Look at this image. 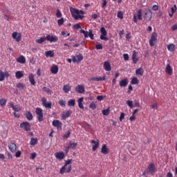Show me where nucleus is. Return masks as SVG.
<instances>
[{"label":"nucleus","instance_id":"obj_1","mask_svg":"<svg viewBox=\"0 0 177 177\" xmlns=\"http://www.w3.org/2000/svg\"><path fill=\"white\" fill-rule=\"evenodd\" d=\"M70 164H73V159L65 160L64 165L59 170V174L61 175H64L65 172H66V174H70V172H71L73 167ZM67 165L68 166L67 167Z\"/></svg>","mask_w":177,"mask_h":177},{"label":"nucleus","instance_id":"obj_2","mask_svg":"<svg viewBox=\"0 0 177 177\" xmlns=\"http://www.w3.org/2000/svg\"><path fill=\"white\" fill-rule=\"evenodd\" d=\"M70 10H71V13L73 17V19H75V20H78V19H84V15H84V11L82 10H80L77 8H74L73 7L70 8Z\"/></svg>","mask_w":177,"mask_h":177},{"label":"nucleus","instance_id":"obj_3","mask_svg":"<svg viewBox=\"0 0 177 177\" xmlns=\"http://www.w3.org/2000/svg\"><path fill=\"white\" fill-rule=\"evenodd\" d=\"M35 113L37 115V120L39 122L44 121V111L41 108H36Z\"/></svg>","mask_w":177,"mask_h":177},{"label":"nucleus","instance_id":"obj_4","mask_svg":"<svg viewBox=\"0 0 177 177\" xmlns=\"http://www.w3.org/2000/svg\"><path fill=\"white\" fill-rule=\"evenodd\" d=\"M157 44V32H153L149 39V45L150 46H154Z\"/></svg>","mask_w":177,"mask_h":177},{"label":"nucleus","instance_id":"obj_5","mask_svg":"<svg viewBox=\"0 0 177 177\" xmlns=\"http://www.w3.org/2000/svg\"><path fill=\"white\" fill-rule=\"evenodd\" d=\"M100 32L102 34L100 37V39L102 41H109V37H107V31L104 27H102L100 28Z\"/></svg>","mask_w":177,"mask_h":177},{"label":"nucleus","instance_id":"obj_6","mask_svg":"<svg viewBox=\"0 0 177 177\" xmlns=\"http://www.w3.org/2000/svg\"><path fill=\"white\" fill-rule=\"evenodd\" d=\"M9 77H10V74L8 71H3L0 69V82L5 81V78H9Z\"/></svg>","mask_w":177,"mask_h":177},{"label":"nucleus","instance_id":"obj_7","mask_svg":"<svg viewBox=\"0 0 177 177\" xmlns=\"http://www.w3.org/2000/svg\"><path fill=\"white\" fill-rule=\"evenodd\" d=\"M147 172L149 174V175H154L156 174V165L154 163H150L147 168Z\"/></svg>","mask_w":177,"mask_h":177},{"label":"nucleus","instance_id":"obj_8","mask_svg":"<svg viewBox=\"0 0 177 177\" xmlns=\"http://www.w3.org/2000/svg\"><path fill=\"white\" fill-rule=\"evenodd\" d=\"M20 128L24 129V131H26V132L31 131V126L30 125V123L28 122H21L20 124Z\"/></svg>","mask_w":177,"mask_h":177},{"label":"nucleus","instance_id":"obj_9","mask_svg":"<svg viewBox=\"0 0 177 177\" xmlns=\"http://www.w3.org/2000/svg\"><path fill=\"white\" fill-rule=\"evenodd\" d=\"M21 32H14L12 34V38L15 39L16 42H20L21 41Z\"/></svg>","mask_w":177,"mask_h":177},{"label":"nucleus","instance_id":"obj_10","mask_svg":"<svg viewBox=\"0 0 177 177\" xmlns=\"http://www.w3.org/2000/svg\"><path fill=\"white\" fill-rule=\"evenodd\" d=\"M46 41H48L49 42H57V41H59V37L55 35H47Z\"/></svg>","mask_w":177,"mask_h":177},{"label":"nucleus","instance_id":"obj_11","mask_svg":"<svg viewBox=\"0 0 177 177\" xmlns=\"http://www.w3.org/2000/svg\"><path fill=\"white\" fill-rule=\"evenodd\" d=\"M52 124L55 128H57V131H62V125H63L62 122L55 120L53 121Z\"/></svg>","mask_w":177,"mask_h":177},{"label":"nucleus","instance_id":"obj_12","mask_svg":"<svg viewBox=\"0 0 177 177\" xmlns=\"http://www.w3.org/2000/svg\"><path fill=\"white\" fill-rule=\"evenodd\" d=\"M52 124L55 128H57V131H62V125H63L62 122L55 120L53 121Z\"/></svg>","mask_w":177,"mask_h":177},{"label":"nucleus","instance_id":"obj_13","mask_svg":"<svg viewBox=\"0 0 177 177\" xmlns=\"http://www.w3.org/2000/svg\"><path fill=\"white\" fill-rule=\"evenodd\" d=\"M73 111H71V110H68L66 111H64L62 113V120H67V118H68V117H70L72 114Z\"/></svg>","mask_w":177,"mask_h":177},{"label":"nucleus","instance_id":"obj_14","mask_svg":"<svg viewBox=\"0 0 177 177\" xmlns=\"http://www.w3.org/2000/svg\"><path fill=\"white\" fill-rule=\"evenodd\" d=\"M153 16V13L150 10H147L145 13V19L146 21H150L151 20V17Z\"/></svg>","mask_w":177,"mask_h":177},{"label":"nucleus","instance_id":"obj_15","mask_svg":"<svg viewBox=\"0 0 177 177\" xmlns=\"http://www.w3.org/2000/svg\"><path fill=\"white\" fill-rule=\"evenodd\" d=\"M8 149L12 153H15L17 149V145L15 142H10L8 144Z\"/></svg>","mask_w":177,"mask_h":177},{"label":"nucleus","instance_id":"obj_16","mask_svg":"<svg viewBox=\"0 0 177 177\" xmlns=\"http://www.w3.org/2000/svg\"><path fill=\"white\" fill-rule=\"evenodd\" d=\"M55 156L59 161H62V160H64V157H66L64 152H56Z\"/></svg>","mask_w":177,"mask_h":177},{"label":"nucleus","instance_id":"obj_17","mask_svg":"<svg viewBox=\"0 0 177 177\" xmlns=\"http://www.w3.org/2000/svg\"><path fill=\"white\" fill-rule=\"evenodd\" d=\"M132 60L134 64H136V63L139 62V58H138V53L136 52V50L133 51Z\"/></svg>","mask_w":177,"mask_h":177},{"label":"nucleus","instance_id":"obj_18","mask_svg":"<svg viewBox=\"0 0 177 177\" xmlns=\"http://www.w3.org/2000/svg\"><path fill=\"white\" fill-rule=\"evenodd\" d=\"M75 91L77 93H84L85 92V88L82 85H77L75 87Z\"/></svg>","mask_w":177,"mask_h":177},{"label":"nucleus","instance_id":"obj_19","mask_svg":"<svg viewBox=\"0 0 177 177\" xmlns=\"http://www.w3.org/2000/svg\"><path fill=\"white\" fill-rule=\"evenodd\" d=\"M28 80L31 85L35 86V79H34V74L30 73L28 76Z\"/></svg>","mask_w":177,"mask_h":177},{"label":"nucleus","instance_id":"obj_20","mask_svg":"<svg viewBox=\"0 0 177 177\" xmlns=\"http://www.w3.org/2000/svg\"><path fill=\"white\" fill-rule=\"evenodd\" d=\"M165 71L168 75H172L173 71H172V68L171 67V65L169 64H167Z\"/></svg>","mask_w":177,"mask_h":177},{"label":"nucleus","instance_id":"obj_21","mask_svg":"<svg viewBox=\"0 0 177 177\" xmlns=\"http://www.w3.org/2000/svg\"><path fill=\"white\" fill-rule=\"evenodd\" d=\"M91 143H93L94 145L92 147L93 151H96V150L97 149V147H99V140L96 142L95 141V140H92L91 141Z\"/></svg>","mask_w":177,"mask_h":177},{"label":"nucleus","instance_id":"obj_22","mask_svg":"<svg viewBox=\"0 0 177 177\" xmlns=\"http://www.w3.org/2000/svg\"><path fill=\"white\" fill-rule=\"evenodd\" d=\"M109 148H107V145L106 144L102 145L101 148V153L102 154H107L109 153Z\"/></svg>","mask_w":177,"mask_h":177},{"label":"nucleus","instance_id":"obj_23","mask_svg":"<svg viewBox=\"0 0 177 177\" xmlns=\"http://www.w3.org/2000/svg\"><path fill=\"white\" fill-rule=\"evenodd\" d=\"M104 68L106 71H110L111 70V65L110 62L106 61L104 62Z\"/></svg>","mask_w":177,"mask_h":177},{"label":"nucleus","instance_id":"obj_24","mask_svg":"<svg viewBox=\"0 0 177 177\" xmlns=\"http://www.w3.org/2000/svg\"><path fill=\"white\" fill-rule=\"evenodd\" d=\"M63 91H64V93H68V92H70V91H71V86H70V84L64 85Z\"/></svg>","mask_w":177,"mask_h":177},{"label":"nucleus","instance_id":"obj_25","mask_svg":"<svg viewBox=\"0 0 177 177\" xmlns=\"http://www.w3.org/2000/svg\"><path fill=\"white\" fill-rule=\"evenodd\" d=\"M17 63H21V64H24L26 63V57L23 55H20L17 59Z\"/></svg>","mask_w":177,"mask_h":177},{"label":"nucleus","instance_id":"obj_26","mask_svg":"<svg viewBox=\"0 0 177 177\" xmlns=\"http://www.w3.org/2000/svg\"><path fill=\"white\" fill-rule=\"evenodd\" d=\"M50 72L52 74H57V73H59V67L56 65L51 66Z\"/></svg>","mask_w":177,"mask_h":177},{"label":"nucleus","instance_id":"obj_27","mask_svg":"<svg viewBox=\"0 0 177 177\" xmlns=\"http://www.w3.org/2000/svg\"><path fill=\"white\" fill-rule=\"evenodd\" d=\"M26 118L28 120V121H31L32 120V113H31V112L30 111H28L26 112Z\"/></svg>","mask_w":177,"mask_h":177},{"label":"nucleus","instance_id":"obj_28","mask_svg":"<svg viewBox=\"0 0 177 177\" xmlns=\"http://www.w3.org/2000/svg\"><path fill=\"white\" fill-rule=\"evenodd\" d=\"M23 77H24V74H23V72L17 71L15 73V77L17 78V80H20L21 78H23Z\"/></svg>","mask_w":177,"mask_h":177},{"label":"nucleus","instance_id":"obj_29","mask_svg":"<svg viewBox=\"0 0 177 177\" xmlns=\"http://www.w3.org/2000/svg\"><path fill=\"white\" fill-rule=\"evenodd\" d=\"M120 86L125 87L128 85V79H124L120 81L119 83Z\"/></svg>","mask_w":177,"mask_h":177},{"label":"nucleus","instance_id":"obj_30","mask_svg":"<svg viewBox=\"0 0 177 177\" xmlns=\"http://www.w3.org/2000/svg\"><path fill=\"white\" fill-rule=\"evenodd\" d=\"M46 57H55V53L53 50H48L45 52Z\"/></svg>","mask_w":177,"mask_h":177},{"label":"nucleus","instance_id":"obj_31","mask_svg":"<svg viewBox=\"0 0 177 177\" xmlns=\"http://www.w3.org/2000/svg\"><path fill=\"white\" fill-rule=\"evenodd\" d=\"M84 102V97H80L77 100L78 106L80 109H82V110H84V104L82 102Z\"/></svg>","mask_w":177,"mask_h":177},{"label":"nucleus","instance_id":"obj_32","mask_svg":"<svg viewBox=\"0 0 177 177\" xmlns=\"http://www.w3.org/2000/svg\"><path fill=\"white\" fill-rule=\"evenodd\" d=\"M105 80H106V77H94L91 79V81H97V82L105 81Z\"/></svg>","mask_w":177,"mask_h":177},{"label":"nucleus","instance_id":"obj_33","mask_svg":"<svg viewBox=\"0 0 177 177\" xmlns=\"http://www.w3.org/2000/svg\"><path fill=\"white\" fill-rule=\"evenodd\" d=\"M38 143V138H32L30 139V145L31 146H35Z\"/></svg>","mask_w":177,"mask_h":177},{"label":"nucleus","instance_id":"obj_34","mask_svg":"<svg viewBox=\"0 0 177 177\" xmlns=\"http://www.w3.org/2000/svg\"><path fill=\"white\" fill-rule=\"evenodd\" d=\"M167 49L169 52H175V44H168Z\"/></svg>","mask_w":177,"mask_h":177},{"label":"nucleus","instance_id":"obj_35","mask_svg":"<svg viewBox=\"0 0 177 177\" xmlns=\"http://www.w3.org/2000/svg\"><path fill=\"white\" fill-rule=\"evenodd\" d=\"M145 73V71H143L142 68H139L136 71V74L137 75H143V74Z\"/></svg>","mask_w":177,"mask_h":177},{"label":"nucleus","instance_id":"obj_36","mask_svg":"<svg viewBox=\"0 0 177 177\" xmlns=\"http://www.w3.org/2000/svg\"><path fill=\"white\" fill-rule=\"evenodd\" d=\"M77 145L78 144L77 142H70L68 146H69L71 149H73V150H75Z\"/></svg>","mask_w":177,"mask_h":177},{"label":"nucleus","instance_id":"obj_37","mask_svg":"<svg viewBox=\"0 0 177 177\" xmlns=\"http://www.w3.org/2000/svg\"><path fill=\"white\" fill-rule=\"evenodd\" d=\"M68 106L69 107H74L75 106V100H69L68 101Z\"/></svg>","mask_w":177,"mask_h":177},{"label":"nucleus","instance_id":"obj_38","mask_svg":"<svg viewBox=\"0 0 177 177\" xmlns=\"http://www.w3.org/2000/svg\"><path fill=\"white\" fill-rule=\"evenodd\" d=\"M142 16H143V13L142 12V9H140L137 12V17L138 20H142L143 18L142 17Z\"/></svg>","mask_w":177,"mask_h":177},{"label":"nucleus","instance_id":"obj_39","mask_svg":"<svg viewBox=\"0 0 177 177\" xmlns=\"http://www.w3.org/2000/svg\"><path fill=\"white\" fill-rule=\"evenodd\" d=\"M7 102H8V100H6V99H3V98L0 99L1 107H5V106H6Z\"/></svg>","mask_w":177,"mask_h":177},{"label":"nucleus","instance_id":"obj_40","mask_svg":"<svg viewBox=\"0 0 177 177\" xmlns=\"http://www.w3.org/2000/svg\"><path fill=\"white\" fill-rule=\"evenodd\" d=\"M131 84H132V85H136V84H139V80H138V77H133L131 79Z\"/></svg>","mask_w":177,"mask_h":177},{"label":"nucleus","instance_id":"obj_41","mask_svg":"<svg viewBox=\"0 0 177 177\" xmlns=\"http://www.w3.org/2000/svg\"><path fill=\"white\" fill-rule=\"evenodd\" d=\"M42 91L48 93V95H52V91L50 88H48L46 86H44L42 88Z\"/></svg>","mask_w":177,"mask_h":177},{"label":"nucleus","instance_id":"obj_42","mask_svg":"<svg viewBox=\"0 0 177 177\" xmlns=\"http://www.w3.org/2000/svg\"><path fill=\"white\" fill-rule=\"evenodd\" d=\"M80 32L81 34H84V38H88V37H89V30L88 31H85L84 29L80 30Z\"/></svg>","mask_w":177,"mask_h":177},{"label":"nucleus","instance_id":"obj_43","mask_svg":"<svg viewBox=\"0 0 177 177\" xmlns=\"http://www.w3.org/2000/svg\"><path fill=\"white\" fill-rule=\"evenodd\" d=\"M44 41H46V37H41L40 39L36 40V44H44Z\"/></svg>","mask_w":177,"mask_h":177},{"label":"nucleus","instance_id":"obj_44","mask_svg":"<svg viewBox=\"0 0 177 177\" xmlns=\"http://www.w3.org/2000/svg\"><path fill=\"white\" fill-rule=\"evenodd\" d=\"M76 59L77 60V62L80 63V62H82L84 60V56L80 54L76 55Z\"/></svg>","mask_w":177,"mask_h":177},{"label":"nucleus","instance_id":"obj_45","mask_svg":"<svg viewBox=\"0 0 177 177\" xmlns=\"http://www.w3.org/2000/svg\"><path fill=\"white\" fill-rule=\"evenodd\" d=\"M71 135V131H68L66 133H65L63 135V138L64 139H68V138H70V136Z\"/></svg>","mask_w":177,"mask_h":177},{"label":"nucleus","instance_id":"obj_46","mask_svg":"<svg viewBox=\"0 0 177 177\" xmlns=\"http://www.w3.org/2000/svg\"><path fill=\"white\" fill-rule=\"evenodd\" d=\"M102 114L103 115H109V114H110V107L106 109L102 110Z\"/></svg>","mask_w":177,"mask_h":177},{"label":"nucleus","instance_id":"obj_47","mask_svg":"<svg viewBox=\"0 0 177 177\" xmlns=\"http://www.w3.org/2000/svg\"><path fill=\"white\" fill-rule=\"evenodd\" d=\"M17 88H18L19 89H24V88H26V86L24 85V83H18L17 84Z\"/></svg>","mask_w":177,"mask_h":177},{"label":"nucleus","instance_id":"obj_48","mask_svg":"<svg viewBox=\"0 0 177 177\" xmlns=\"http://www.w3.org/2000/svg\"><path fill=\"white\" fill-rule=\"evenodd\" d=\"M127 106H129V107H130V109H133V102L131 101V100H127L126 102Z\"/></svg>","mask_w":177,"mask_h":177},{"label":"nucleus","instance_id":"obj_49","mask_svg":"<svg viewBox=\"0 0 177 177\" xmlns=\"http://www.w3.org/2000/svg\"><path fill=\"white\" fill-rule=\"evenodd\" d=\"M58 26H63L64 24V18H61L57 20Z\"/></svg>","mask_w":177,"mask_h":177},{"label":"nucleus","instance_id":"obj_50","mask_svg":"<svg viewBox=\"0 0 177 177\" xmlns=\"http://www.w3.org/2000/svg\"><path fill=\"white\" fill-rule=\"evenodd\" d=\"M96 104L94 102H92L89 105V108L91 109L92 110L96 109Z\"/></svg>","mask_w":177,"mask_h":177},{"label":"nucleus","instance_id":"obj_51","mask_svg":"<svg viewBox=\"0 0 177 177\" xmlns=\"http://www.w3.org/2000/svg\"><path fill=\"white\" fill-rule=\"evenodd\" d=\"M59 104L61 107H66V101H64V100H61L59 101Z\"/></svg>","mask_w":177,"mask_h":177},{"label":"nucleus","instance_id":"obj_52","mask_svg":"<svg viewBox=\"0 0 177 177\" xmlns=\"http://www.w3.org/2000/svg\"><path fill=\"white\" fill-rule=\"evenodd\" d=\"M117 17L119 18V19H124V14L122 13V11H118V14H117Z\"/></svg>","mask_w":177,"mask_h":177},{"label":"nucleus","instance_id":"obj_53","mask_svg":"<svg viewBox=\"0 0 177 177\" xmlns=\"http://www.w3.org/2000/svg\"><path fill=\"white\" fill-rule=\"evenodd\" d=\"M13 110H14V111L19 112V111H21V108H20V106H19V105H15Z\"/></svg>","mask_w":177,"mask_h":177},{"label":"nucleus","instance_id":"obj_54","mask_svg":"<svg viewBox=\"0 0 177 177\" xmlns=\"http://www.w3.org/2000/svg\"><path fill=\"white\" fill-rule=\"evenodd\" d=\"M46 109H52V102H47L45 105H44Z\"/></svg>","mask_w":177,"mask_h":177},{"label":"nucleus","instance_id":"obj_55","mask_svg":"<svg viewBox=\"0 0 177 177\" xmlns=\"http://www.w3.org/2000/svg\"><path fill=\"white\" fill-rule=\"evenodd\" d=\"M89 38H91V39H93L94 36H93V30H92L91 29L89 30V35H88Z\"/></svg>","mask_w":177,"mask_h":177},{"label":"nucleus","instance_id":"obj_56","mask_svg":"<svg viewBox=\"0 0 177 177\" xmlns=\"http://www.w3.org/2000/svg\"><path fill=\"white\" fill-rule=\"evenodd\" d=\"M80 28H81V25H80V24H76L73 26L74 30H80Z\"/></svg>","mask_w":177,"mask_h":177},{"label":"nucleus","instance_id":"obj_57","mask_svg":"<svg viewBox=\"0 0 177 177\" xmlns=\"http://www.w3.org/2000/svg\"><path fill=\"white\" fill-rule=\"evenodd\" d=\"M56 16L58 19H60V17H62V12H60V10H57Z\"/></svg>","mask_w":177,"mask_h":177},{"label":"nucleus","instance_id":"obj_58","mask_svg":"<svg viewBox=\"0 0 177 177\" xmlns=\"http://www.w3.org/2000/svg\"><path fill=\"white\" fill-rule=\"evenodd\" d=\"M176 5H174V7L171 8V12L172 13V15H174V13L176 12Z\"/></svg>","mask_w":177,"mask_h":177},{"label":"nucleus","instance_id":"obj_59","mask_svg":"<svg viewBox=\"0 0 177 177\" xmlns=\"http://www.w3.org/2000/svg\"><path fill=\"white\" fill-rule=\"evenodd\" d=\"M21 156V151H17L16 153H15V157L17 158H20Z\"/></svg>","mask_w":177,"mask_h":177},{"label":"nucleus","instance_id":"obj_60","mask_svg":"<svg viewBox=\"0 0 177 177\" xmlns=\"http://www.w3.org/2000/svg\"><path fill=\"white\" fill-rule=\"evenodd\" d=\"M124 118H125V113H122L120 114V118H119V120H120V122H122V120H124Z\"/></svg>","mask_w":177,"mask_h":177},{"label":"nucleus","instance_id":"obj_61","mask_svg":"<svg viewBox=\"0 0 177 177\" xmlns=\"http://www.w3.org/2000/svg\"><path fill=\"white\" fill-rule=\"evenodd\" d=\"M151 109H153L155 110H157L158 107V104L157 103H154L151 106Z\"/></svg>","mask_w":177,"mask_h":177},{"label":"nucleus","instance_id":"obj_62","mask_svg":"<svg viewBox=\"0 0 177 177\" xmlns=\"http://www.w3.org/2000/svg\"><path fill=\"white\" fill-rule=\"evenodd\" d=\"M104 100V97H103V95H98L97 97V100H98L99 102H102V100Z\"/></svg>","mask_w":177,"mask_h":177},{"label":"nucleus","instance_id":"obj_63","mask_svg":"<svg viewBox=\"0 0 177 177\" xmlns=\"http://www.w3.org/2000/svg\"><path fill=\"white\" fill-rule=\"evenodd\" d=\"M123 57H124V59L126 61L129 60V55L127 53L123 55Z\"/></svg>","mask_w":177,"mask_h":177},{"label":"nucleus","instance_id":"obj_64","mask_svg":"<svg viewBox=\"0 0 177 177\" xmlns=\"http://www.w3.org/2000/svg\"><path fill=\"white\" fill-rule=\"evenodd\" d=\"M35 157H37V153L35 152H33L30 154V158L32 160H34L35 158Z\"/></svg>","mask_w":177,"mask_h":177}]
</instances>
